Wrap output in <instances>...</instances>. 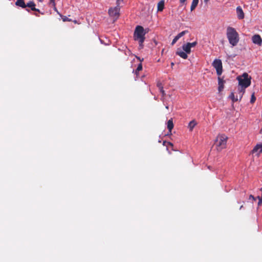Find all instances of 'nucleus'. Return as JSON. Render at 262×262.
<instances>
[{"mask_svg": "<svg viewBox=\"0 0 262 262\" xmlns=\"http://www.w3.org/2000/svg\"><path fill=\"white\" fill-rule=\"evenodd\" d=\"M51 2H53V3H54V0H51Z\"/></svg>", "mask_w": 262, "mask_h": 262, "instance_id": "nucleus-38", "label": "nucleus"}, {"mask_svg": "<svg viewBox=\"0 0 262 262\" xmlns=\"http://www.w3.org/2000/svg\"><path fill=\"white\" fill-rule=\"evenodd\" d=\"M212 66L216 69L217 75L220 76L223 72V66L221 60L215 59L212 62Z\"/></svg>", "mask_w": 262, "mask_h": 262, "instance_id": "nucleus-5", "label": "nucleus"}, {"mask_svg": "<svg viewBox=\"0 0 262 262\" xmlns=\"http://www.w3.org/2000/svg\"><path fill=\"white\" fill-rule=\"evenodd\" d=\"M120 9L119 4H117V6L114 8H110L108 12L109 15L117 19L120 15Z\"/></svg>", "mask_w": 262, "mask_h": 262, "instance_id": "nucleus-6", "label": "nucleus"}, {"mask_svg": "<svg viewBox=\"0 0 262 262\" xmlns=\"http://www.w3.org/2000/svg\"><path fill=\"white\" fill-rule=\"evenodd\" d=\"M182 49L187 54H189L191 52V48L188 43L183 45L182 46Z\"/></svg>", "mask_w": 262, "mask_h": 262, "instance_id": "nucleus-15", "label": "nucleus"}, {"mask_svg": "<svg viewBox=\"0 0 262 262\" xmlns=\"http://www.w3.org/2000/svg\"><path fill=\"white\" fill-rule=\"evenodd\" d=\"M159 90H160V92L162 93V95L164 96L165 95V94L164 91L163 90V87L160 89Z\"/></svg>", "mask_w": 262, "mask_h": 262, "instance_id": "nucleus-26", "label": "nucleus"}, {"mask_svg": "<svg viewBox=\"0 0 262 262\" xmlns=\"http://www.w3.org/2000/svg\"><path fill=\"white\" fill-rule=\"evenodd\" d=\"M35 3L32 1H30L27 4V7L30 8L32 11L40 12V10L35 8Z\"/></svg>", "mask_w": 262, "mask_h": 262, "instance_id": "nucleus-8", "label": "nucleus"}, {"mask_svg": "<svg viewBox=\"0 0 262 262\" xmlns=\"http://www.w3.org/2000/svg\"><path fill=\"white\" fill-rule=\"evenodd\" d=\"M260 133L261 134H262V128H261V129L260 130Z\"/></svg>", "mask_w": 262, "mask_h": 262, "instance_id": "nucleus-34", "label": "nucleus"}, {"mask_svg": "<svg viewBox=\"0 0 262 262\" xmlns=\"http://www.w3.org/2000/svg\"><path fill=\"white\" fill-rule=\"evenodd\" d=\"M179 39V38L178 37L177 35L176 36H175V37L173 39V40L172 41L171 45L173 46L174 43H176Z\"/></svg>", "mask_w": 262, "mask_h": 262, "instance_id": "nucleus-23", "label": "nucleus"}, {"mask_svg": "<svg viewBox=\"0 0 262 262\" xmlns=\"http://www.w3.org/2000/svg\"><path fill=\"white\" fill-rule=\"evenodd\" d=\"M35 15L37 16H39L37 14H35Z\"/></svg>", "mask_w": 262, "mask_h": 262, "instance_id": "nucleus-37", "label": "nucleus"}, {"mask_svg": "<svg viewBox=\"0 0 262 262\" xmlns=\"http://www.w3.org/2000/svg\"><path fill=\"white\" fill-rule=\"evenodd\" d=\"M164 8V1H160L158 4V11H162Z\"/></svg>", "mask_w": 262, "mask_h": 262, "instance_id": "nucleus-16", "label": "nucleus"}, {"mask_svg": "<svg viewBox=\"0 0 262 262\" xmlns=\"http://www.w3.org/2000/svg\"><path fill=\"white\" fill-rule=\"evenodd\" d=\"M198 3H199V0H193L192 1L191 5V7H190L191 11H192L196 8Z\"/></svg>", "mask_w": 262, "mask_h": 262, "instance_id": "nucleus-18", "label": "nucleus"}, {"mask_svg": "<svg viewBox=\"0 0 262 262\" xmlns=\"http://www.w3.org/2000/svg\"><path fill=\"white\" fill-rule=\"evenodd\" d=\"M196 125V122L194 120L190 121L188 124V128L190 131H192L195 126Z\"/></svg>", "mask_w": 262, "mask_h": 262, "instance_id": "nucleus-19", "label": "nucleus"}, {"mask_svg": "<svg viewBox=\"0 0 262 262\" xmlns=\"http://www.w3.org/2000/svg\"><path fill=\"white\" fill-rule=\"evenodd\" d=\"M188 31L187 30H185V31H183L182 32H181V33H179L177 36L178 37L180 38L181 37H182L183 35H184L185 34L187 33H188Z\"/></svg>", "mask_w": 262, "mask_h": 262, "instance_id": "nucleus-21", "label": "nucleus"}, {"mask_svg": "<svg viewBox=\"0 0 262 262\" xmlns=\"http://www.w3.org/2000/svg\"><path fill=\"white\" fill-rule=\"evenodd\" d=\"M209 0H204V2L205 4H207Z\"/></svg>", "mask_w": 262, "mask_h": 262, "instance_id": "nucleus-31", "label": "nucleus"}, {"mask_svg": "<svg viewBox=\"0 0 262 262\" xmlns=\"http://www.w3.org/2000/svg\"><path fill=\"white\" fill-rule=\"evenodd\" d=\"M168 145H169L170 146H173V144L169 142H168Z\"/></svg>", "mask_w": 262, "mask_h": 262, "instance_id": "nucleus-30", "label": "nucleus"}, {"mask_svg": "<svg viewBox=\"0 0 262 262\" xmlns=\"http://www.w3.org/2000/svg\"><path fill=\"white\" fill-rule=\"evenodd\" d=\"M251 199H252L254 201H255L256 199V198H255L253 195L251 194L249 196V200H250Z\"/></svg>", "mask_w": 262, "mask_h": 262, "instance_id": "nucleus-28", "label": "nucleus"}, {"mask_svg": "<svg viewBox=\"0 0 262 262\" xmlns=\"http://www.w3.org/2000/svg\"><path fill=\"white\" fill-rule=\"evenodd\" d=\"M186 0H180V3L181 4H184V3L186 2Z\"/></svg>", "mask_w": 262, "mask_h": 262, "instance_id": "nucleus-29", "label": "nucleus"}, {"mask_svg": "<svg viewBox=\"0 0 262 262\" xmlns=\"http://www.w3.org/2000/svg\"><path fill=\"white\" fill-rule=\"evenodd\" d=\"M188 43L189 45V46L190 47V48H192V47H195L197 45L198 42L196 41H194L191 43L188 42Z\"/></svg>", "mask_w": 262, "mask_h": 262, "instance_id": "nucleus-24", "label": "nucleus"}, {"mask_svg": "<svg viewBox=\"0 0 262 262\" xmlns=\"http://www.w3.org/2000/svg\"><path fill=\"white\" fill-rule=\"evenodd\" d=\"M171 67L172 68V67L174 66V63L173 62H171Z\"/></svg>", "mask_w": 262, "mask_h": 262, "instance_id": "nucleus-33", "label": "nucleus"}, {"mask_svg": "<svg viewBox=\"0 0 262 262\" xmlns=\"http://www.w3.org/2000/svg\"><path fill=\"white\" fill-rule=\"evenodd\" d=\"M256 100V97H255L254 96V94L253 93L252 96H251V100H250V102L251 103H253L255 102Z\"/></svg>", "mask_w": 262, "mask_h": 262, "instance_id": "nucleus-22", "label": "nucleus"}, {"mask_svg": "<svg viewBox=\"0 0 262 262\" xmlns=\"http://www.w3.org/2000/svg\"><path fill=\"white\" fill-rule=\"evenodd\" d=\"M236 13L239 19H243L244 17V13L240 6L236 8Z\"/></svg>", "mask_w": 262, "mask_h": 262, "instance_id": "nucleus-10", "label": "nucleus"}, {"mask_svg": "<svg viewBox=\"0 0 262 262\" xmlns=\"http://www.w3.org/2000/svg\"><path fill=\"white\" fill-rule=\"evenodd\" d=\"M243 205H242V206L240 207V208H239V209H241L242 208H243Z\"/></svg>", "mask_w": 262, "mask_h": 262, "instance_id": "nucleus-36", "label": "nucleus"}, {"mask_svg": "<svg viewBox=\"0 0 262 262\" xmlns=\"http://www.w3.org/2000/svg\"><path fill=\"white\" fill-rule=\"evenodd\" d=\"M229 98L232 100L233 102H236L238 100V96L237 95L235 96V93L234 92L231 93Z\"/></svg>", "mask_w": 262, "mask_h": 262, "instance_id": "nucleus-17", "label": "nucleus"}, {"mask_svg": "<svg viewBox=\"0 0 262 262\" xmlns=\"http://www.w3.org/2000/svg\"><path fill=\"white\" fill-rule=\"evenodd\" d=\"M224 82L225 81L223 80L222 78H221L220 77H218V90L219 92H221L223 90L224 87Z\"/></svg>", "mask_w": 262, "mask_h": 262, "instance_id": "nucleus-9", "label": "nucleus"}, {"mask_svg": "<svg viewBox=\"0 0 262 262\" xmlns=\"http://www.w3.org/2000/svg\"><path fill=\"white\" fill-rule=\"evenodd\" d=\"M142 70V64L141 63H139L135 71V74L138 76V72Z\"/></svg>", "mask_w": 262, "mask_h": 262, "instance_id": "nucleus-20", "label": "nucleus"}, {"mask_svg": "<svg viewBox=\"0 0 262 262\" xmlns=\"http://www.w3.org/2000/svg\"><path fill=\"white\" fill-rule=\"evenodd\" d=\"M228 137L224 134L219 135L215 139L214 145L218 151H221L226 147Z\"/></svg>", "mask_w": 262, "mask_h": 262, "instance_id": "nucleus-4", "label": "nucleus"}, {"mask_svg": "<svg viewBox=\"0 0 262 262\" xmlns=\"http://www.w3.org/2000/svg\"><path fill=\"white\" fill-rule=\"evenodd\" d=\"M157 86L158 87L159 89H160L163 87L162 83L160 82H158L157 83Z\"/></svg>", "mask_w": 262, "mask_h": 262, "instance_id": "nucleus-27", "label": "nucleus"}, {"mask_svg": "<svg viewBox=\"0 0 262 262\" xmlns=\"http://www.w3.org/2000/svg\"><path fill=\"white\" fill-rule=\"evenodd\" d=\"M252 42L254 44L260 46L262 43V39L260 36L258 34L254 35L252 37Z\"/></svg>", "mask_w": 262, "mask_h": 262, "instance_id": "nucleus-7", "label": "nucleus"}, {"mask_svg": "<svg viewBox=\"0 0 262 262\" xmlns=\"http://www.w3.org/2000/svg\"><path fill=\"white\" fill-rule=\"evenodd\" d=\"M123 1V0H121V1ZM119 1H121V0H117V4H119Z\"/></svg>", "mask_w": 262, "mask_h": 262, "instance_id": "nucleus-32", "label": "nucleus"}, {"mask_svg": "<svg viewBox=\"0 0 262 262\" xmlns=\"http://www.w3.org/2000/svg\"><path fill=\"white\" fill-rule=\"evenodd\" d=\"M15 5L23 8H25L27 7V4H25L24 0H17Z\"/></svg>", "mask_w": 262, "mask_h": 262, "instance_id": "nucleus-14", "label": "nucleus"}, {"mask_svg": "<svg viewBox=\"0 0 262 262\" xmlns=\"http://www.w3.org/2000/svg\"><path fill=\"white\" fill-rule=\"evenodd\" d=\"M176 54L180 56L181 58L183 59H187L188 57L187 53L185 52L182 51L180 49H178L176 52Z\"/></svg>", "mask_w": 262, "mask_h": 262, "instance_id": "nucleus-13", "label": "nucleus"}, {"mask_svg": "<svg viewBox=\"0 0 262 262\" xmlns=\"http://www.w3.org/2000/svg\"><path fill=\"white\" fill-rule=\"evenodd\" d=\"M237 80L238 81L240 86L238 88L237 91L239 95V100H241L245 92V89L251 84V77L249 76L248 73H244L242 75L237 76Z\"/></svg>", "mask_w": 262, "mask_h": 262, "instance_id": "nucleus-1", "label": "nucleus"}, {"mask_svg": "<svg viewBox=\"0 0 262 262\" xmlns=\"http://www.w3.org/2000/svg\"><path fill=\"white\" fill-rule=\"evenodd\" d=\"M146 32L144 28L141 26H137L136 27L134 37L135 40H138L139 43V46L142 48L143 47V43L144 42L145 37V35Z\"/></svg>", "mask_w": 262, "mask_h": 262, "instance_id": "nucleus-3", "label": "nucleus"}, {"mask_svg": "<svg viewBox=\"0 0 262 262\" xmlns=\"http://www.w3.org/2000/svg\"><path fill=\"white\" fill-rule=\"evenodd\" d=\"M257 152L259 153L262 152V143L257 144L252 150L253 154Z\"/></svg>", "mask_w": 262, "mask_h": 262, "instance_id": "nucleus-12", "label": "nucleus"}, {"mask_svg": "<svg viewBox=\"0 0 262 262\" xmlns=\"http://www.w3.org/2000/svg\"><path fill=\"white\" fill-rule=\"evenodd\" d=\"M257 198L259 200V201H258V205L259 206L262 203V198L258 196H257Z\"/></svg>", "mask_w": 262, "mask_h": 262, "instance_id": "nucleus-25", "label": "nucleus"}, {"mask_svg": "<svg viewBox=\"0 0 262 262\" xmlns=\"http://www.w3.org/2000/svg\"><path fill=\"white\" fill-rule=\"evenodd\" d=\"M227 38L232 46H236L239 42V36L236 30L231 27H228L226 31Z\"/></svg>", "mask_w": 262, "mask_h": 262, "instance_id": "nucleus-2", "label": "nucleus"}, {"mask_svg": "<svg viewBox=\"0 0 262 262\" xmlns=\"http://www.w3.org/2000/svg\"><path fill=\"white\" fill-rule=\"evenodd\" d=\"M38 2H42L43 1V0H37Z\"/></svg>", "mask_w": 262, "mask_h": 262, "instance_id": "nucleus-35", "label": "nucleus"}, {"mask_svg": "<svg viewBox=\"0 0 262 262\" xmlns=\"http://www.w3.org/2000/svg\"><path fill=\"white\" fill-rule=\"evenodd\" d=\"M173 126L174 125H173V120H172V119L171 118L167 121V129H168V132L170 134H171V130H172V128H173Z\"/></svg>", "mask_w": 262, "mask_h": 262, "instance_id": "nucleus-11", "label": "nucleus"}]
</instances>
